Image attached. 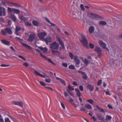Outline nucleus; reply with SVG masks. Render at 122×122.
<instances>
[{
  "label": "nucleus",
  "mask_w": 122,
  "mask_h": 122,
  "mask_svg": "<svg viewBox=\"0 0 122 122\" xmlns=\"http://www.w3.org/2000/svg\"><path fill=\"white\" fill-rule=\"evenodd\" d=\"M6 15L5 11V9L4 8L0 7V16H5Z\"/></svg>",
  "instance_id": "13"
},
{
  "label": "nucleus",
  "mask_w": 122,
  "mask_h": 122,
  "mask_svg": "<svg viewBox=\"0 0 122 122\" xmlns=\"http://www.w3.org/2000/svg\"><path fill=\"white\" fill-rule=\"evenodd\" d=\"M96 115L99 119L101 121H104L105 120L104 116L102 114L97 113Z\"/></svg>",
  "instance_id": "8"
},
{
  "label": "nucleus",
  "mask_w": 122,
  "mask_h": 122,
  "mask_svg": "<svg viewBox=\"0 0 122 122\" xmlns=\"http://www.w3.org/2000/svg\"><path fill=\"white\" fill-rule=\"evenodd\" d=\"M21 30V28L19 26H16L15 28V33L17 35H19V33L18 31Z\"/></svg>",
  "instance_id": "19"
},
{
  "label": "nucleus",
  "mask_w": 122,
  "mask_h": 122,
  "mask_svg": "<svg viewBox=\"0 0 122 122\" xmlns=\"http://www.w3.org/2000/svg\"><path fill=\"white\" fill-rule=\"evenodd\" d=\"M67 91L69 93L71 96H73L74 94H73L72 92H70L68 90H67Z\"/></svg>",
  "instance_id": "45"
},
{
  "label": "nucleus",
  "mask_w": 122,
  "mask_h": 122,
  "mask_svg": "<svg viewBox=\"0 0 122 122\" xmlns=\"http://www.w3.org/2000/svg\"><path fill=\"white\" fill-rule=\"evenodd\" d=\"M35 52L37 55H39L42 57H45V56L42 55L41 51L37 49H36L35 50Z\"/></svg>",
  "instance_id": "17"
},
{
  "label": "nucleus",
  "mask_w": 122,
  "mask_h": 122,
  "mask_svg": "<svg viewBox=\"0 0 122 122\" xmlns=\"http://www.w3.org/2000/svg\"><path fill=\"white\" fill-rule=\"evenodd\" d=\"M50 24H51V26H55V28H57V26L55 24L52 23L51 22Z\"/></svg>",
  "instance_id": "52"
},
{
  "label": "nucleus",
  "mask_w": 122,
  "mask_h": 122,
  "mask_svg": "<svg viewBox=\"0 0 122 122\" xmlns=\"http://www.w3.org/2000/svg\"><path fill=\"white\" fill-rule=\"evenodd\" d=\"M87 88L91 91H93L94 89V86L92 85L88 84L87 85Z\"/></svg>",
  "instance_id": "20"
},
{
  "label": "nucleus",
  "mask_w": 122,
  "mask_h": 122,
  "mask_svg": "<svg viewBox=\"0 0 122 122\" xmlns=\"http://www.w3.org/2000/svg\"><path fill=\"white\" fill-rule=\"evenodd\" d=\"M80 58L82 60L83 63L85 64V65H84L85 67H86L89 63L88 61L86 58H84L81 57H80Z\"/></svg>",
  "instance_id": "10"
},
{
  "label": "nucleus",
  "mask_w": 122,
  "mask_h": 122,
  "mask_svg": "<svg viewBox=\"0 0 122 122\" xmlns=\"http://www.w3.org/2000/svg\"><path fill=\"white\" fill-rule=\"evenodd\" d=\"M87 102L90 103L92 104L94 102L93 101L92 99H89L87 100Z\"/></svg>",
  "instance_id": "35"
},
{
  "label": "nucleus",
  "mask_w": 122,
  "mask_h": 122,
  "mask_svg": "<svg viewBox=\"0 0 122 122\" xmlns=\"http://www.w3.org/2000/svg\"><path fill=\"white\" fill-rule=\"evenodd\" d=\"M83 76H82V77L84 79H86L87 78V76L86 74L85 73L82 75Z\"/></svg>",
  "instance_id": "41"
},
{
  "label": "nucleus",
  "mask_w": 122,
  "mask_h": 122,
  "mask_svg": "<svg viewBox=\"0 0 122 122\" xmlns=\"http://www.w3.org/2000/svg\"><path fill=\"white\" fill-rule=\"evenodd\" d=\"M56 39L59 42L62 48L64 49H65V47L64 44L60 38L58 37H56Z\"/></svg>",
  "instance_id": "16"
},
{
  "label": "nucleus",
  "mask_w": 122,
  "mask_h": 122,
  "mask_svg": "<svg viewBox=\"0 0 122 122\" xmlns=\"http://www.w3.org/2000/svg\"><path fill=\"white\" fill-rule=\"evenodd\" d=\"M62 66H63L67 67V65L66 63H64L62 64Z\"/></svg>",
  "instance_id": "54"
},
{
  "label": "nucleus",
  "mask_w": 122,
  "mask_h": 122,
  "mask_svg": "<svg viewBox=\"0 0 122 122\" xmlns=\"http://www.w3.org/2000/svg\"><path fill=\"white\" fill-rule=\"evenodd\" d=\"M118 39H122V33L120 35L118 36Z\"/></svg>",
  "instance_id": "58"
},
{
  "label": "nucleus",
  "mask_w": 122,
  "mask_h": 122,
  "mask_svg": "<svg viewBox=\"0 0 122 122\" xmlns=\"http://www.w3.org/2000/svg\"><path fill=\"white\" fill-rule=\"evenodd\" d=\"M102 82V80H99L97 83V85H100Z\"/></svg>",
  "instance_id": "56"
},
{
  "label": "nucleus",
  "mask_w": 122,
  "mask_h": 122,
  "mask_svg": "<svg viewBox=\"0 0 122 122\" xmlns=\"http://www.w3.org/2000/svg\"><path fill=\"white\" fill-rule=\"evenodd\" d=\"M38 48L44 52H46L48 50L47 49L46 47L43 48L42 47L40 46Z\"/></svg>",
  "instance_id": "23"
},
{
  "label": "nucleus",
  "mask_w": 122,
  "mask_h": 122,
  "mask_svg": "<svg viewBox=\"0 0 122 122\" xmlns=\"http://www.w3.org/2000/svg\"><path fill=\"white\" fill-rule=\"evenodd\" d=\"M45 88L46 89H48L52 91H53V90L52 89V88H51V87H48V86H46L45 87Z\"/></svg>",
  "instance_id": "53"
},
{
  "label": "nucleus",
  "mask_w": 122,
  "mask_h": 122,
  "mask_svg": "<svg viewBox=\"0 0 122 122\" xmlns=\"http://www.w3.org/2000/svg\"><path fill=\"white\" fill-rule=\"evenodd\" d=\"M0 22L1 23H3L5 22V20L3 18H1L0 19Z\"/></svg>",
  "instance_id": "42"
},
{
  "label": "nucleus",
  "mask_w": 122,
  "mask_h": 122,
  "mask_svg": "<svg viewBox=\"0 0 122 122\" xmlns=\"http://www.w3.org/2000/svg\"><path fill=\"white\" fill-rule=\"evenodd\" d=\"M79 89L81 91H83L84 90L83 86H82L80 85L79 86Z\"/></svg>",
  "instance_id": "43"
},
{
  "label": "nucleus",
  "mask_w": 122,
  "mask_h": 122,
  "mask_svg": "<svg viewBox=\"0 0 122 122\" xmlns=\"http://www.w3.org/2000/svg\"><path fill=\"white\" fill-rule=\"evenodd\" d=\"M45 20H46V21L48 22V23H51V22L48 18H45Z\"/></svg>",
  "instance_id": "62"
},
{
  "label": "nucleus",
  "mask_w": 122,
  "mask_h": 122,
  "mask_svg": "<svg viewBox=\"0 0 122 122\" xmlns=\"http://www.w3.org/2000/svg\"><path fill=\"white\" fill-rule=\"evenodd\" d=\"M7 11L9 12H14L17 14H19L20 13V11L18 9L9 7H8Z\"/></svg>",
  "instance_id": "4"
},
{
  "label": "nucleus",
  "mask_w": 122,
  "mask_h": 122,
  "mask_svg": "<svg viewBox=\"0 0 122 122\" xmlns=\"http://www.w3.org/2000/svg\"><path fill=\"white\" fill-rule=\"evenodd\" d=\"M56 78L57 80H59L65 86H66V84L64 80L58 77H56Z\"/></svg>",
  "instance_id": "21"
},
{
  "label": "nucleus",
  "mask_w": 122,
  "mask_h": 122,
  "mask_svg": "<svg viewBox=\"0 0 122 122\" xmlns=\"http://www.w3.org/2000/svg\"><path fill=\"white\" fill-rule=\"evenodd\" d=\"M70 56L71 59H72L73 58V54L71 53H70L69 54Z\"/></svg>",
  "instance_id": "40"
},
{
  "label": "nucleus",
  "mask_w": 122,
  "mask_h": 122,
  "mask_svg": "<svg viewBox=\"0 0 122 122\" xmlns=\"http://www.w3.org/2000/svg\"><path fill=\"white\" fill-rule=\"evenodd\" d=\"M51 37L49 36H48L46 39H44V41H45L47 45L48 44L49 42H51Z\"/></svg>",
  "instance_id": "14"
},
{
  "label": "nucleus",
  "mask_w": 122,
  "mask_h": 122,
  "mask_svg": "<svg viewBox=\"0 0 122 122\" xmlns=\"http://www.w3.org/2000/svg\"><path fill=\"white\" fill-rule=\"evenodd\" d=\"M59 47V45L56 42H53L51 44L50 48L52 50L51 51L53 54L57 55L59 53V52L58 51L54 50H57Z\"/></svg>",
  "instance_id": "1"
},
{
  "label": "nucleus",
  "mask_w": 122,
  "mask_h": 122,
  "mask_svg": "<svg viewBox=\"0 0 122 122\" xmlns=\"http://www.w3.org/2000/svg\"><path fill=\"white\" fill-rule=\"evenodd\" d=\"M9 66L8 65H5L4 64H2L1 65V66L2 67H8Z\"/></svg>",
  "instance_id": "48"
},
{
  "label": "nucleus",
  "mask_w": 122,
  "mask_h": 122,
  "mask_svg": "<svg viewBox=\"0 0 122 122\" xmlns=\"http://www.w3.org/2000/svg\"><path fill=\"white\" fill-rule=\"evenodd\" d=\"M32 24L35 26H39V24L38 22L35 20H33L32 22Z\"/></svg>",
  "instance_id": "32"
},
{
  "label": "nucleus",
  "mask_w": 122,
  "mask_h": 122,
  "mask_svg": "<svg viewBox=\"0 0 122 122\" xmlns=\"http://www.w3.org/2000/svg\"><path fill=\"white\" fill-rule=\"evenodd\" d=\"M74 60L76 63V67H79V66L77 65H79L80 61V60L78 58V57L77 56H75L74 57Z\"/></svg>",
  "instance_id": "9"
},
{
  "label": "nucleus",
  "mask_w": 122,
  "mask_h": 122,
  "mask_svg": "<svg viewBox=\"0 0 122 122\" xmlns=\"http://www.w3.org/2000/svg\"><path fill=\"white\" fill-rule=\"evenodd\" d=\"M18 56L20 58L23 59L24 60H25V59L24 57L20 55H18Z\"/></svg>",
  "instance_id": "57"
},
{
  "label": "nucleus",
  "mask_w": 122,
  "mask_h": 122,
  "mask_svg": "<svg viewBox=\"0 0 122 122\" xmlns=\"http://www.w3.org/2000/svg\"><path fill=\"white\" fill-rule=\"evenodd\" d=\"M25 25L27 26H30L31 25V24L28 22H26L25 23Z\"/></svg>",
  "instance_id": "37"
},
{
  "label": "nucleus",
  "mask_w": 122,
  "mask_h": 122,
  "mask_svg": "<svg viewBox=\"0 0 122 122\" xmlns=\"http://www.w3.org/2000/svg\"><path fill=\"white\" fill-rule=\"evenodd\" d=\"M98 43L100 46L103 48L106 49L107 51H109L108 48L106 47V44L102 41H98Z\"/></svg>",
  "instance_id": "7"
},
{
  "label": "nucleus",
  "mask_w": 122,
  "mask_h": 122,
  "mask_svg": "<svg viewBox=\"0 0 122 122\" xmlns=\"http://www.w3.org/2000/svg\"><path fill=\"white\" fill-rule=\"evenodd\" d=\"M76 94L78 96H79V97H80L81 94L80 93V91L78 92H77Z\"/></svg>",
  "instance_id": "59"
},
{
  "label": "nucleus",
  "mask_w": 122,
  "mask_h": 122,
  "mask_svg": "<svg viewBox=\"0 0 122 122\" xmlns=\"http://www.w3.org/2000/svg\"><path fill=\"white\" fill-rule=\"evenodd\" d=\"M1 31L3 35H6V32L5 31H4L3 30H1Z\"/></svg>",
  "instance_id": "47"
},
{
  "label": "nucleus",
  "mask_w": 122,
  "mask_h": 122,
  "mask_svg": "<svg viewBox=\"0 0 122 122\" xmlns=\"http://www.w3.org/2000/svg\"><path fill=\"white\" fill-rule=\"evenodd\" d=\"M100 24L102 25H105L107 24V22L105 21H101L99 22Z\"/></svg>",
  "instance_id": "33"
},
{
  "label": "nucleus",
  "mask_w": 122,
  "mask_h": 122,
  "mask_svg": "<svg viewBox=\"0 0 122 122\" xmlns=\"http://www.w3.org/2000/svg\"><path fill=\"white\" fill-rule=\"evenodd\" d=\"M40 83L41 85L43 86H45L46 85L42 81H40Z\"/></svg>",
  "instance_id": "49"
},
{
  "label": "nucleus",
  "mask_w": 122,
  "mask_h": 122,
  "mask_svg": "<svg viewBox=\"0 0 122 122\" xmlns=\"http://www.w3.org/2000/svg\"><path fill=\"white\" fill-rule=\"evenodd\" d=\"M80 41L82 43L84 46L87 47V41L86 38V36L83 34H81V37L79 39Z\"/></svg>",
  "instance_id": "2"
},
{
  "label": "nucleus",
  "mask_w": 122,
  "mask_h": 122,
  "mask_svg": "<svg viewBox=\"0 0 122 122\" xmlns=\"http://www.w3.org/2000/svg\"><path fill=\"white\" fill-rule=\"evenodd\" d=\"M5 30L10 34H11L12 33L11 30L10 29L8 28H5Z\"/></svg>",
  "instance_id": "27"
},
{
  "label": "nucleus",
  "mask_w": 122,
  "mask_h": 122,
  "mask_svg": "<svg viewBox=\"0 0 122 122\" xmlns=\"http://www.w3.org/2000/svg\"><path fill=\"white\" fill-rule=\"evenodd\" d=\"M95 50L99 54V56H101L102 55L101 54L102 53V49L100 47L96 46L95 48Z\"/></svg>",
  "instance_id": "12"
},
{
  "label": "nucleus",
  "mask_w": 122,
  "mask_h": 122,
  "mask_svg": "<svg viewBox=\"0 0 122 122\" xmlns=\"http://www.w3.org/2000/svg\"><path fill=\"white\" fill-rule=\"evenodd\" d=\"M114 62L117 65L120 62L119 60H116L114 61Z\"/></svg>",
  "instance_id": "39"
},
{
  "label": "nucleus",
  "mask_w": 122,
  "mask_h": 122,
  "mask_svg": "<svg viewBox=\"0 0 122 122\" xmlns=\"http://www.w3.org/2000/svg\"><path fill=\"white\" fill-rule=\"evenodd\" d=\"M92 118L94 122H95L97 121V119L94 116H93Z\"/></svg>",
  "instance_id": "60"
},
{
  "label": "nucleus",
  "mask_w": 122,
  "mask_h": 122,
  "mask_svg": "<svg viewBox=\"0 0 122 122\" xmlns=\"http://www.w3.org/2000/svg\"><path fill=\"white\" fill-rule=\"evenodd\" d=\"M85 107L86 108L89 109H92V106L89 104H86L85 105Z\"/></svg>",
  "instance_id": "29"
},
{
  "label": "nucleus",
  "mask_w": 122,
  "mask_h": 122,
  "mask_svg": "<svg viewBox=\"0 0 122 122\" xmlns=\"http://www.w3.org/2000/svg\"><path fill=\"white\" fill-rule=\"evenodd\" d=\"M99 111L102 113L107 112V111L106 110H104L101 108Z\"/></svg>",
  "instance_id": "44"
},
{
  "label": "nucleus",
  "mask_w": 122,
  "mask_h": 122,
  "mask_svg": "<svg viewBox=\"0 0 122 122\" xmlns=\"http://www.w3.org/2000/svg\"><path fill=\"white\" fill-rule=\"evenodd\" d=\"M112 117L108 115H107L106 116L105 120L107 122L108 121L111 120L112 119Z\"/></svg>",
  "instance_id": "26"
},
{
  "label": "nucleus",
  "mask_w": 122,
  "mask_h": 122,
  "mask_svg": "<svg viewBox=\"0 0 122 122\" xmlns=\"http://www.w3.org/2000/svg\"><path fill=\"white\" fill-rule=\"evenodd\" d=\"M68 89L70 91H72L74 90V88L71 87V86L70 85L68 86Z\"/></svg>",
  "instance_id": "36"
},
{
  "label": "nucleus",
  "mask_w": 122,
  "mask_h": 122,
  "mask_svg": "<svg viewBox=\"0 0 122 122\" xmlns=\"http://www.w3.org/2000/svg\"><path fill=\"white\" fill-rule=\"evenodd\" d=\"M80 110L81 111H83L86 110V109L83 108H80Z\"/></svg>",
  "instance_id": "63"
},
{
  "label": "nucleus",
  "mask_w": 122,
  "mask_h": 122,
  "mask_svg": "<svg viewBox=\"0 0 122 122\" xmlns=\"http://www.w3.org/2000/svg\"><path fill=\"white\" fill-rule=\"evenodd\" d=\"M19 19H20L24 22H25L26 20V19L23 16H20L19 17Z\"/></svg>",
  "instance_id": "30"
},
{
  "label": "nucleus",
  "mask_w": 122,
  "mask_h": 122,
  "mask_svg": "<svg viewBox=\"0 0 122 122\" xmlns=\"http://www.w3.org/2000/svg\"><path fill=\"white\" fill-rule=\"evenodd\" d=\"M94 30V28L93 26H91L89 27V31L90 33H91L93 32Z\"/></svg>",
  "instance_id": "25"
},
{
  "label": "nucleus",
  "mask_w": 122,
  "mask_h": 122,
  "mask_svg": "<svg viewBox=\"0 0 122 122\" xmlns=\"http://www.w3.org/2000/svg\"><path fill=\"white\" fill-rule=\"evenodd\" d=\"M34 73L36 75L42 77H45L43 75L40 73L36 71V70H34Z\"/></svg>",
  "instance_id": "22"
},
{
  "label": "nucleus",
  "mask_w": 122,
  "mask_h": 122,
  "mask_svg": "<svg viewBox=\"0 0 122 122\" xmlns=\"http://www.w3.org/2000/svg\"><path fill=\"white\" fill-rule=\"evenodd\" d=\"M23 65L26 67H27L28 66V64L27 63H25L23 64Z\"/></svg>",
  "instance_id": "61"
},
{
  "label": "nucleus",
  "mask_w": 122,
  "mask_h": 122,
  "mask_svg": "<svg viewBox=\"0 0 122 122\" xmlns=\"http://www.w3.org/2000/svg\"><path fill=\"white\" fill-rule=\"evenodd\" d=\"M5 122H11L9 119L8 118H6L5 119Z\"/></svg>",
  "instance_id": "51"
},
{
  "label": "nucleus",
  "mask_w": 122,
  "mask_h": 122,
  "mask_svg": "<svg viewBox=\"0 0 122 122\" xmlns=\"http://www.w3.org/2000/svg\"><path fill=\"white\" fill-rule=\"evenodd\" d=\"M44 58H45L50 63L54 65H56L55 64L52 62V61L51 60V59L48 58L45 56V57Z\"/></svg>",
  "instance_id": "31"
},
{
  "label": "nucleus",
  "mask_w": 122,
  "mask_h": 122,
  "mask_svg": "<svg viewBox=\"0 0 122 122\" xmlns=\"http://www.w3.org/2000/svg\"><path fill=\"white\" fill-rule=\"evenodd\" d=\"M12 104L14 105L18 106L21 107H23V103L20 101H13L12 102Z\"/></svg>",
  "instance_id": "11"
},
{
  "label": "nucleus",
  "mask_w": 122,
  "mask_h": 122,
  "mask_svg": "<svg viewBox=\"0 0 122 122\" xmlns=\"http://www.w3.org/2000/svg\"><path fill=\"white\" fill-rule=\"evenodd\" d=\"M80 7L81 9L83 10L84 11L85 10V8L84 7L83 5V4H81L80 6Z\"/></svg>",
  "instance_id": "50"
},
{
  "label": "nucleus",
  "mask_w": 122,
  "mask_h": 122,
  "mask_svg": "<svg viewBox=\"0 0 122 122\" xmlns=\"http://www.w3.org/2000/svg\"><path fill=\"white\" fill-rule=\"evenodd\" d=\"M89 46L90 48L92 49L94 48V45L91 43L89 44Z\"/></svg>",
  "instance_id": "38"
},
{
  "label": "nucleus",
  "mask_w": 122,
  "mask_h": 122,
  "mask_svg": "<svg viewBox=\"0 0 122 122\" xmlns=\"http://www.w3.org/2000/svg\"><path fill=\"white\" fill-rule=\"evenodd\" d=\"M37 38V37L35 33H32L29 36L27 41H28L31 42Z\"/></svg>",
  "instance_id": "3"
},
{
  "label": "nucleus",
  "mask_w": 122,
  "mask_h": 122,
  "mask_svg": "<svg viewBox=\"0 0 122 122\" xmlns=\"http://www.w3.org/2000/svg\"><path fill=\"white\" fill-rule=\"evenodd\" d=\"M1 42L4 44L9 46L10 44V42L8 41H6L2 39L1 40Z\"/></svg>",
  "instance_id": "18"
},
{
  "label": "nucleus",
  "mask_w": 122,
  "mask_h": 122,
  "mask_svg": "<svg viewBox=\"0 0 122 122\" xmlns=\"http://www.w3.org/2000/svg\"><path fill=\"white\" fill-rule=\"evenodd\" d=\"M64 95L66 97L68 96V94L66 92H65L64 93Z\"/></svg>",
  "instance_id": "64"
},
{
  "label": "nucleus",
  "mask_w": 122,
  "mask_h": 122,
  "mask_svg": "<svg viewBox=\"0 0 122 122\" xmlns=\"http://www.w3.org/2000/svg\"><path fill=\"white\" fill-rule=\"evenodd\" d=\"M20 43L23 46L28 49L31 50H32L33 49V48L31 47L30 46L22 42H20Z\"/></svg>",
  "instance_id": "15"
},
{
  "label": "nucleus",
  "mask_w": 122,
  "mask_h": 122,
  "mask_svg": "<svg viewBox=\"0 0 122 122\" xmlns=\"http://www.w3.org/2000/svg\"><path fill=\"white\" fill-rule=\"evenodd\" d=\"M69 68L70 69H75V68L74 66L73 65H70L69 66Z\"/></svg>",
  "instance_id": "34"
},
{
  "label": "nucleus",
  "mask_w": 122,
  "mask_h": 122,
  "mask_svg": "<svg viewBox=\"0 0 122 122\" xmlns=\"http://www.w3.org/2000/svg\"><path fill=\"white\" fill-rule=\"evenodd\" d=\"M13 5L12 6H14L15 7H17L19 6V5H18L16 3H12Z\"/></svg>",
  "instance_id": "46"
},
{
  "label": "nucleus",
  "mask_w": 122,
  "mask_h": 122,
  "mask_svg": "<svg viewBox=\"0 0 122 122\" xmlns=\"http://www.w3.org/2000/svg\"><path fill=\"white\" fill-rule=\"evenodd\" d=\"M47 34L46 32H42L39 33L37 34L38 37L41 40L44 41V37L46 36Z\"/></svg>",
  "instance_id": "5"
},
{
  "label": "nucleus",
  "mask_w": 122,
  "mask_h": 122,
  "mask_svg": "<svg viewBox=\"0 0 122 122\" xmlns=\"http://www.w3.org/2000/svg\"><path fill=\"white\" fill-rule=\"evenodd\" d=\"M10 17L14 21H15L16 20V17L13 15H11L10 16Z\"/></svg>",
  "instance_id": "28"
},
{
  "label": "nucleus",
  "mask_w": 122,
  "mask_h": 122,
  "mask_svg": "<svg viewBox=\"0 0 122 122\" xmlns=\"http://www.w3.org/2000/svg\"><path fill=\"white\" fill-rule=\"evenodd\" d=\"M88 16L90 18L93 19H97L99 17V16L98 15L96 14H93L92 13H88Z\"/></svg>",
  "instance_id": "6"
},
{
  "label": "nucleus",
  "mask_w": 122,
  "mask_h": 122,
  "mask_svg": "<svg viewBox=\"0 0 122 122\" xmlns=\"http://www.w3.org/2000/svg\"><path fill=\"white\" fill-rule=\"evenodd\" d=\"M45 81L47 82L50 83V80L49 79H46Z\"/></svg>",
  "instance_id": "55"
},
{
  "label": "nucleus",
  "mask_w": 122,
  "mask_h": 122,
  "mask_svg": "<svg viewBox=\"0 0 122 122\" xmlns=\"http://www.w3.org/2000/svg\"><path fill=\"white\" fill-rule=\"evenodd\" d=\"M69 98V100L68 99L67 100L68 101V102H70V103H71L75 107H77V106L75 104V103H72V102H73V99L72 98L70 99Z\"/></svg>",
  "instance_id": "24"
}]
</instances>
